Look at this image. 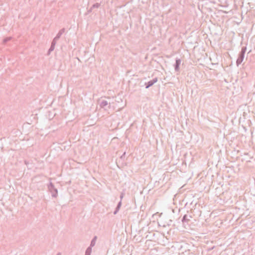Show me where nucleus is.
<instances>
[{"label":"nucleus","mask_w":255,"mask_h":255,"mask_svg":"<svg viewBox=\"0 0 255 255\" xmlns=\"http://www.w3.org/2000/svg\"><path fill=\"white\" fill-rule=\"evenodd\" d=\"M48 189L49 192L51 193L52 197L56 198L58 195V190L57 188L54 187V184L52 182L48 185Z\"/></svg>","instance_id":"obj_1"},{"label":"nucleus","mask_w":255,"mask_h":255,"mask_svg":"<svg viewBox=\"0 0 255 255\" xmlns=\"http://www.w3.org/2000/svg\"><path fill=\"white\" fill-rule=\"evenodd\" d=\"M157 81V78H154L152 80H150L149 81L147 82V83H145V88H148L152 86L155 83H156Z\"/></svg>","instance_id":"obj_2"},{"label":"nucleus","mask_w":255,"mask_h":255,"mask_svg":"<svg viewBox=\"0 0 255 255\" xmlns=\"http://www.w3.org/2000/svg\"><path fill=\"white\" fill-rule=\"evenodd\" d=\"M65 28H63L59 30L56 36L55 37L56 39H59L61 36L63 34V33L65 32Z\"/></svg>","instance_id":"obj_3"},{"label":"nucleus","mask_w":255,"mask_h":255,"mask_svg":"<svg viewBox=\"0 0 255 255\" xmlns=\"http://www.w3.org/2000/svg\"><path fill=\"white\" fill-rule=\"evenodd\" d=\"M108 104H109V103H108V101H107L106 100H102L100 104V106L102 108H104L105 107L108 106Z\"/></svg>","instance_id":"obj_4"},{"label":"nucleus","mask_w":255,"mask_h":255,"mask_svg":"<svg viewBox=\"0 0 255 255\" xmlns=\"http://www.w3.org/2000/svg\"><path fill=\"white\" fill-rule=\"evenodd\" d=\"M92 252V249L91 248H88L85 252V255H91Z\"/></svg>","instance_id":"obj_5"},{"label":"nucleus","mask_w":255,"mask_h":255,"mask_svg":"<svg viewBox=\"0 0 255 255\" xmlns=\"http://www.w3.org/2000/svg\"><path fill=\"white\" fill-rule=\"evenodd\" d=\"M55 46L51 45L47 52V55H50L51 52L54 50Z\"/></svg>","instance_id":"obj_6"},{"label":"nucleus","mask_w":255,"mask_h":255,"mask_svg":"<svg viewBox=\"0 0 255 255\" xmlns=\"http://www.w3.org/2000/svg\"><path fill=\"white\" fill-rule=\"evenodd\" d=\"M11 39V37H7L3 39V43L5 44V43H7L8 41H10Z\"/></svg>","instance_id":"obj_7"},{"label":"nucleus","mask_w":255,"mask_h":255,"mask_svg":"<svg viewBox=\"0 0 255 255\" xmlns=\"http://www.w3.org/2000/svg\"><path fill=\"white\" fill-rule=\"evenodd\" d=\"M100 6V3H95L92 6V8H98Z\"/></svg>","instance_id":"obj_8"},{"label":"nucleus","mask_w":255,"mask_h":255,"mask_svg":"<svg viewBox=\"0 0 255 255\" xmlns=\"http://www.w3.org/2000/svg\"><path fill=\"white\" fill-rule=\"evenodd\" d=\"M58 39H56L55 37L54 38V39H53L52 42H51V45H53L54 46H55V45L56 44V42H57V41L58 40Z\"/></svg>","instance_id":"obj_9"},{"label":"nucleus","mask_w":255,"mask_h":255,"mask_svg":"<svg viewBox=\"0 0 255 255\" xmlns=\"http://www.w3.org/2000/svg\"><path fill=\"white\" fill-rule=\"evenodd\" d=\"M95 244H96V242H95L94 241H91V243H90V245L89 247V248H91L92 249V247H94L95 245Z\"/></svg>","instance_id":"obj_10"},{"label":"nucleus","mask_w":255,"mask_h":255,"mask_svg":"<svg viewBox=\"0 0 255 255\" xmlns=\"http://www.w3.org/2000/svg\"><path fill=\"white\" fill-rule=\"evenodd\" d=\"M121 205H122V202H121V201H120L118 203V205H117V207H117V208H120H120H121Z\"/></svg>","instance_id":"obj_11"},{"label":"nucleus","mask_w":255,"mask_h":255,"mask_svg":"<svg viewBox=\"0 0 255 255\" xmlns=\"http://www.w3.org/2000/svg\"><path fill=\"white\" fill-rule=\"evenodd\" d=\"M119 209H120V208H118L116 207L115 211L114 212V214L115 215L118 212Z\"/></svg>","instance_id":"obj_12"},{"label":"nucleus","mask_w":255,"mask_h":255,"mask_svg":"<svg viewBox=\"0 0 255 255\" xmlns=\"http://www.w3.org/2000/svg\"><path fill=\"white\" fill-rule=\"evenodd\" d=\"M124 195V194L123 193H122L121 194V195H120L121 201L122 200V198H123Z\"/></svg>","instance_id":"obj_13"},{"label":"nucleus","mask_w":255,"mask_h":255,"mask_svg":"<svg viewBox=\"0 0 255 255\" xmlns=\"http://www.w3.org/2000/svg\"><path fill=\"white\" fill-rule=\"evenodd\" d=\"M96 239H97V237H96V236H95V237L93 238V239L92 240V241H94L96 242Z\"/></svg>","instance_id":"obj_14"},{"label":"nucleus","mask_w":255,"mask_h":255,"mask_svg":"<svg viewBox=\"0 0 255 255\" xmlns=\"http://www.w3.org/2000/svg\"><path fill=\"white\" fill-rule=\"evenodd\" d=\"M92 9L93 8H92V7H91V8L90 9H89L88 11V13L91 12L92 10Z\"/></svg>","instance_id":"obj_15"},{"label":"nucleus","mask_w":255,"mask_h":255,"mask_svg":"<svg viewBox=\"0 0 255 255\" xmlns=\"http://www.w3.org/2000/svg\"><path fill=\"white\" fill-rule=\"evenodd\" d=\"M125 154H126V152H125L123 153V154L121 156V158H123L125 156Z\"/></svg>","instance_id":"obj_16"},{"label":"nucleus","mask_w":255,"mask_h":255,"mask_svg":"<svg viewBox=\"0 0 255 255\" xmlns=\"http://www.w3.org/2000/svg\"><path fill=\"white\" fill-rule=\"evenodd\" d=\"M56 255H61L60 253H58Z\"/></svg>","instance_id":"obj_17"}]
</instances>
